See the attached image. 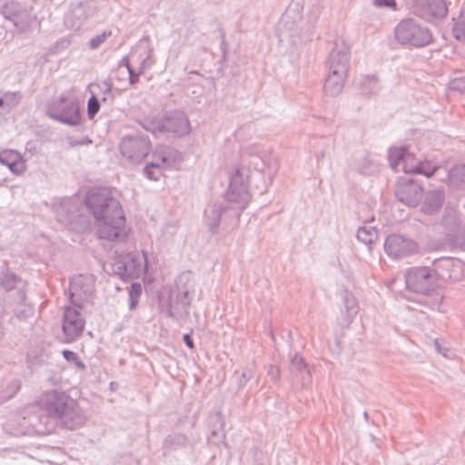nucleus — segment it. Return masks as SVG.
I'll return each mask as SVG.
<instances>
[{
    "instance_id": "f257e3e1",
    "label": "nucleus",
    "mask_w": 465,
    "mask_h": 465,
    "mask_svg": "<svg viewBox=\"0 0 465 465\" xmlns=\"http://www.w3.org/2000/svg\"><path fill=\"white\" fill-rule=\"evenodd\" d=\"M86 203L97 221V233L106 240L124 239L129 233L126 219L120 202L107 188L91 191Z\"/></svg>"
},
{
    "instance_id": "f03ea898",
    "label": "nucleus",
    "mask_w": 465,
    "mask_h": 465,
    "mask_svg": "<svg viewBox=\"0 0 465 465\" xmlns=\"http://www.w3.org/2000/svg\"><path fill=\"white\" fill-rule=\"evenodd\" d=\"M390 162L392 168H398L402 163L405 173H422L426 176L432 175L437 169L432 163L418 162L414 154L408 153L403 147H393L390 150Z\"/></svg>"
},
{
    "instance_id": "7ed1b4c3",
    "label": "nucleus",
    "mask_w": 465,
    "mask_h": 465,
    "mask_svg": "<svg viewBox=\"0 0 465 465\" xmlns=\"http://www.w3.org/2000/svg\"><path fill=\"white\" fill-rule=\"evenodd\" d=\"M395 35L402 44H411L420 46L428 44L430 35L427 29L421 28L411 20L402 21L395 30Z\"/></svg>"
},
{
    "instance_id": "20e7f679",
    "label": "nucleus",
    "mask_w": 465,
    "mask_h": 465,
    "mask_svg": "<svg viewBox=\"0 0 465 465\" xmlns=\"http://www.w3.org/2000/svg\"><path fill=\"white\" fill-rule=\"evenodd\" d=\"M384 250L390 257L400 259L417 253L419 246L414 241L394 233L386 238Z\"/></svg>"
},
{
    "instance_id": "39448f33",
    "label": "nucleus",
    "mask_w": 465,
    "mask_h": 465,
    "mask_svg": "<svg viewBox=\"0 0 465 465\" xmlns=\"http://www.w3.org/2000/svg\"><path fill=\"white\" fill-rule=\"evenodd\" d=\"M84 329V320L80 313L73 308H66L63 322L65 341L71 342L76 340L82 334Z\"/></svg>"
},
{
    "instance_id": "423d86ee",
    "label": "nucleus",
    "mask_w": 465,
    "mask_h": 465,
    "mask_svg": "<svg viewBox=\"0 0 465 465\" xmlns=\"http://www.w3.org/2000/svg\"><path fill=\"white\" fill-rule=\"evenodd\" d=\"M430 270L427 267L411 269L406 276L407 286L415 292H425L431 283Z\"/></svg>"
},
{
    "instance_id": "0eeeda50",
    "label": "nucleus",
    "mask_w": 465,
    "mask_h": 465,
    "mask_svg": "<svg viewBox=\"0 0 465 465\" xmlns=\"http://www.w3.org/2000/svg\"><path fill=\"white\" fill-rule=\"evenodd\" d=\"M89 90L92 94L91 98L87 104V114L90 119H93L100 109V104L98 101V94L100 91L104 94L103 101L106 100L105 94H110L111 88L106 82L94 83L89 85Z\"/></svg>"
},
{
    "instance_id": "6e6552de",
    "label": "nucleus",
    "mask_w": 465,
    "mask_h": 465,
    "mask_svg": "<svg viewBox=\"0 0 465 465\" xmlns=\"http://www.w3.org/2000/svg\"><path fill=\"white\" fill-rule=\"evenodd\" d=\"M396 194L401 202L412 206L419 202L421 189L413 183H403L398 186Z\"/></svg>"
},
{
    "instance_id": "1a4fd4ad",
    "label": "nucleus",
    "mask_w": 465,
    "mask_h": 465,
    "mask_svg": "<svg viewBox=\"0 0 465 465\" xmlns=\"http://www.w3.org/2000/svg\"><path fill=\"white\" fill-rule=\"evenodd\" d=\"M41 405L51 414L63 413L65 406L64 397L55 391L45 394L41 399Z\"/></svg>"
},
{
    "instance_id": "9d476101",
    "label": "nucleus",
    "mask_w": 465,
    "mask_h": 465,
    "mask_svg": "<svg viewBox=\"0 0 465 465\" xmlns=\"http://www.w3.org/2000/svg\"><path fill=\"white\" fill-rule=\"evenodd\" d=\"M0 161L15 173H20L25 168V162L20 154L13 150L3 151L0 153Z\"/></svg>"
},
{
    "instance_id": "9b49d317",
    "label": "nucleus",
    "mask_w": 465,
    "mask_h": 465,
    "mask_svg": "<svg viewBox=\"0 0 465 465\" xmlns=\"http://www.w3.org/2000/svg\"><path fill=\"white\" fill-rule=\"evenodd\" d=\"M84 280L81 276L74 278L70 284L71 302L79 308L82 307L84 301L88 296L87 290H82Z\"/></svg>"
},
{
    "instance_id": "f8f14e48",
    "label": "nucleus",
    "mask_w": 465,
    "mask_h": 465,
    "mask_svg": "<svg viewBox=\"0 0 465 465\" xmlns=\"http://www.w3.org/2000/svg\"><path fill=\"white\" fill-rule=\"evenodd\" d=\"M144 126L150 132L156 133H163V132H176L174 128V119L165 118V119H147L144 122Z\"/></svg>"
},
{
    "instance_id": "ddd939ff",
    "label": "nucleus",
    "mask_w": 465,
    "mask_h": 465,
    "mask_svg": "<svg viewBox=\"0 0 465 465\" xmlns=\"http://www.w3.org/2000/svg\"><path fill=\"white\" fill-rule=\"evenodd\" d=\"M166 162L164 156H160L158 160L149 163L145 167V174L151 180H157L162 175L161 164Z\"/></svg>"
},
{
    "instance_id": "4468645a",
    "label": "nucleus",
    "mask_w": 465,
    "mask_h": 465,
    "mask_svg": "<svg viewBox=\"0 0 465 465\" xmlns=\"http://www.w3.org/2000/svg\"><path fill=\"white\" fill-rule=\"evenodd\" d=\"M428 8L433 16H444L447 14L444 0H428Z\"/></svg>"
},
{
    "instance_id": "2eb2a0df",
    "label": "nucleus",
    "mask_w": 465,
    "mask_h": 465,
    "mask_svg": "<svg viewBox=\"0 0 465 465\" xmlns=\"http://www.w3.org/2000/svg\"><path fill=\"white\" fill-rule=\"evenodd\" d=\"M60 118L63 122L74 125L80 122V114L77 107L71 104L68 113L62 114Z\"/></svg>"
},
{
    "instance_id": "dca6fc26",
    "label": "nucleus",
    "mask_w": 465,
    "mask_h": 465,
    "mask_svg": "<svg viewBox=\"0 0 465 465\" xmlns=\"http://www.w3.org/2000/svg\"><path fill=\"white\" fill-rule=\"evenodd\" d=\"M357 237L360 241L364 242H372V241L376 239V232L361 228L358 231Z\"/></svg>"
},
{
    "instance_id": "f3484780",
    "label": "nucleus",
    "mask_w": 465,
    "mask_h": 465,
    "mask_svg": "<svg viewBox=\"0 0 465 465\" xmlns=\"http://www.w3.org/2000/svg\"><path fill=\"white\" fill-rule=\"evenodd\" d=\"M450 178L460 179L461 182H465V165L456 167L450 172Z\"/></svg>"
},
{
    "instance_id": "a211bd4d",
    "label": "nucleus",
    "mask_w": 465,
    "mask_h": 465,
    "mask_svg": "<svg viewBox=\"0 0 465 465\" xmlns=\"http://www.w3.org/2000/svg\"><path fill=\"white\" fill-rule=\"evenodd\" d=\"M142 294V285L140 283H133L129 290V298L139 299Z\"/></svg>"
},
{
    "instance_id": "6ab92c4d",
    "label": "nucleus",
    "mask_w": 465,
    "mask_h": 465,
    "mask_svg": "<svg viewBox=\"0 0 465 465\" xmlns=\"http://www.w3.org/2000/svg\"><path fill=\"white\" fill-rule=\"evenodd\" d=\"M376 5H385L396 9L395 0H375Z\"/></svg>"
},
{
    "instance_id": "aec40b11",
    "label": "nucleus",
    "mask_w": 465,
    "mask_h": 465,
    "mask_svg": "<svg viewBox=\"0 0 465 465\" xmlns=\"http://www.w3.org/2000/svg\"><path fill=\"white\" fill-rule=\"evenodd\" d=\"M126 67L129 71V74H130V83L132 84H134L135 83L138 82V79H139V75L137 74H134L133 69L131 68L128 61L126 62Z\"/></svg>"
},
{
    "instance_id": "412c9836",
    "label": "nucleus",
    "mask_w": 465,
    "mask_h": 465,
    "mask_svg": "<svg viewBox=\"0 0 465 465\" xmlns=\"http://www.w3.org/2000/svg\"><path fill=\"white\" fill-rule=\"evenodd\" d=\"M106 38V35L105 34H104L103 35L101 36H97L96 38L93 39L91 41V46L93 48H96L102 42L104 41V39Z\"/></svg>"
},
{
    "instance_id": "4be33fe9",
    "label": "nucleus",
    "mask_w": 465,
    "mask_h": 465,
    "mask_svg": "<svg viewBox=\"0 0 465 465\" xmlns=\"http://www.w3.org/2000/svg\"><path fill=\"white\" fill-rule=\"evenodd\" d=\"M63 354L67 361H74L76 359L75 353L71 351L65 350L63 351Z\"/></svg>"
},
{
    "instance_id": "5701e85b",
    "label": "nucleus",
    "mask_w": 465,
    "mask_h": 465,
    "mask_svg": "<svg viewBox=\"0 0 465 465\" xmlns=\"http://www.w3.org/2000/svg\"><path fill=\"white\" fill-rule=\"evenodd\" d=\"M183 341H184L185 344H186L190 349H193L194 345H193V340L191 339L190 334H185V335L183 336Z\"/></svg>"
},
{
    "instance_id": "b1692460",
    "label": "nucleus",
    "mask_w": 465,
    "mask_h": 465,
    "mask_svg": "<svg viewBox=\"0 0 465 465\" xmlns=\"http://www.w3.org/2000/svg\"><path fill=\"white\" fill-rule=\"evenodd\" d=\"M130 300V310H134L137 304H138V302H139V299H134V298H129Z\"/></svg>"
},
{
    "instance_id": "393cba45",
    "label": "nucleus",
    "mask_w": 465,
    "mask_h": 465,
    "mask_svg": "<svg viewBox=\"0 0 465 465\" xmlns=\"http://www.w3.org/2000/svg\"><path fill=\"white\" fill-rule=\"evenodd\" d=\"M345 69H346V65H345V64H343V65H342V69H341V71H345Z\"/></svg>"
},
{
    "instance_id": "a878e982",
    "label": "nucleus",
    "mask_w": 465,
    "mask_h": 465,
    "mask_svg": "<svg viewBox=\"0 0 465 465\" xmlns=\"http://www.w3.org/2000/svg\"><path fill=\"white\" fill-rule=\"evenodd\" d=\"M134 273H135V271H134V272H129V275H133V274H134Z\"/></svg>"
}]
</instances>
